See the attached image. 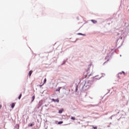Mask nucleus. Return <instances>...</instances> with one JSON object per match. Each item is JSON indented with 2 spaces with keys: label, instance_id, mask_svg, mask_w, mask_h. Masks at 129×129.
Wrapping results in <instances>:
<instances>
[{
  "label": "nucleus",
  "instance_id": "obj_8",
  "mask_svg": "<svg viewBox=\"0 0 129 129\" xmlns=\"http://www.w3.org/2000/svg\"><path fill=\"white\" fill-rule=\"evenodd\" d=\"M46 81H47V79H44V83H43V85H44V84H45V83H46Z\"/></svg>",
  "mask_w": 129,
  "mask_h": 129
},
{
  "label": "nucleus",
  "instance_id": "obj_10",
  "mask_svg": "<svg viewBox=\"0 0 129 129\" xmlns=\"http://www.w3.org/2000/svg\"><path fill=\"white\" fill-rule=\"evenodd\" d=\"M71 119H72L73 120H75L76 119L75 117H71Z\"/></svg>",
  "mask_w": 129,
  "mask_h": 129
},
{
  "label": "nucleus",
  "instance_id": "obj_17",
  "mask_svg": "<svg viewBox=\"0 0 129 129\" xmlns=\"http://www.w3.org/2000/svg\"><path fill=\"white\" fill-rule=\"evenodd\" d=\"M44 85H40L39 86H40V87H42Z\"/></svg>",
  "mask_w": 129,
  "mask_h": 129
},
{
  "label": "nucleus",
  "instance_id": "obj_15",
  "mask_svg": "<svg viewBox=\"0 0 129 129\" xmlns=\"http://www.w3.org/2000/svg\"><path fill=\"white\" fill-rule=\"evenodd\" d=\"M93 128H94V129H97V127L93 126Z\"/></svg>",
  "mask_w": 129,
  "mask_h": 129
},
{
  "label": "nucleus",
  "instance_id": "obj_3",
  "mask_svg": "<svg viewBox=\"0 0 129 129\" xmlns=\"http://www.w3.org/2000/svg\"><path fill=\"white\" fill-rule=\"evenodd\" d=\"M32 73H33V71H30L29 72L28 75H29V77H31V76L32 75Z\"/></svg>",
  "mask_w": 129,
  "mask_h": 129
},
{
  "label": "nucleus",
  "instance_id": "obj_20",
  "mask_svg": "<svg viewBox=\"0 0 129 129\" xmlns=\"http://www.w3.org/2000/svg\"><path fill=\"white\" fill-rule=\"evenodd\" d=\"M76 90H77V88H76Z\"/></svg>",
  "mask_w": 129,
  "mask_h": 129
},
{
  "label": "nucleus",
  "instance_id": "obj_18",
  "mask_svg": "<svg viewBox=\"0 0 129 129\" xmlns=\"http://www.w3.org/2000/svg\"><path fill=\"white\" fill-rule=\"evenodd\" d=\"M119 74H120V75H121L122 74V73H119Z\"/></svg>",
  "mask_w": 129,
  "mask_h": 129
},
{
  "label": "nucleus",
  "instance_id": "obj_12",
  "mask_svg": "<svg viewBox=\"0 0 129 129\" xmlns=\"http://www.w3.org/2000/svg\"><path fill=\"white\" fill-rule=\"evenodd\" d=\"M78 35H81L82 36H85V34H83L82 33H78Z\"/></svg>",
  "mask_w": 129,
  "mask_h": 129
},
{
  "label": "nucleus",
  "instance_id": "obj_5",
  "mask_svg": "<svg viewBox=\"0 0 129 129\" xmlns=\"http://www.w3.org/2000/svg\"><path fill=\"white\" fill-rule=\"evenodd\" d=\"M33 125H35V123L33 122L28 124V126H33Z\"/></svg>",
  "mask_w": 129,
  "mask_h": 129
},
{
  "label": "nucleus",
  "instance_id": "obj_1",
  "mask_svg": "<svg viewBox=\"0 0 129 129\" xmlns=\"http://www.w3.org/2000/svg\"><path fill=\"white\" fill-rule=\"evenodd\" d=\"M52 101H53L54 102H59V100L58 99H52Z\"/></svg>",
  "mask_w": 129,
  "mask_h": 129
},
{
  "label": "nucleus",
  "instance_id": "obj_4",
  "mask_svg": "<svg viewBox=\"0 0 129 129\" xmlns=\"http://www.w3.org/2000/svg\"><path fill=\"white\" fill-rule=\"evenodd\" d=\"M15 105H16V104L14 103H13L11 105V106L12 107V108H14V107H15Z\"/></svg>",
  "mask_w": 129,
  "mask_h": 129
},
{
  "label": "nucleus",
  "instance_id": "obj_16",
  "mask_svg": "<svg viewBox=\"0 0 129 129\" xmlns=\"http://www.w3.org/2000/svg\"><path fill=\"white\" fill-rule=\"evenodd\" d=\"M122 73H123V74L124 75H125V73H124V72L122 71Z\"/></svg>",
  "mask_w": 129,
  "mask_h": 129
},
{
  "label": "nucleus",
  "instance_id": "obj_2",
  "mask_svg": "<svg viewBox=\"0 0 129 129\" xmlns=\"http://www.w3.org/2000/svg\"><path fill=\"white\" fill-rule=\"evenodd\" d=\"M64 111V109L63 108L61 109L58 111L59 113H62Z\"/></svg>",
  "mask_w": 129,
  "mask_h": 129
},
{
  "label": "nucleus",
  "instance_id": "obj_7",
  "mask_svg": "<svg viewBox=\"0 0 129 129\" xmlns=\"http://www.w3.org/2000/svg\"><path fill=\"white\" fill-rule=\"evenodd\" d=\"M32 100L31 102H33V101H34V100H35V96H32Z\"/></svg>",
  "mask_w": 129,
  "mask_h": 129
},
{
  "label": "nucleus",
  "instance_id": "obj_6",
  "mask_svg": "<svg viewBox=\"0 0 129 129\" xmlns=\"http://www.w3.org/2000/svg\"><path fill=\"white\" fill-rule=\"evenodd\" d=\"M92 22L93 23V24H96V23H97V21L96 20H92Z\"/></svg>",
  "mask_w": 129,
  "mask_h": 129
},
{
  "label": "nucleus",
  "instance_id": "obj_19",
  "mask_svg": "<svg viewBox=\"0 0 129 129\" xmlns=\"http://www.w3.org/2000/svg\"><path fill=\"white\" fill-rule=\"evenodd\" d=\"M2 105H0V109H1V108H2Z\"/></svg>",
  "mask_w": 129,
  "mask_h": 129
},
{
  "label": "nucleus",
  "instance_id": "obj_14",
  "mask_svg": "<svg viewBox=\"0 0 129 129\" xmlns=\"http://www.w3.org/2000/svg\"><path fill=\"white\" fill-rule=\"evenodd\" d=\"M90 75H91V74L88 75V74H87L86 76V77H87V76H90Z\"/></svg>",
  "mask_w": 129,
  "mask_h": 129
},
{
  "label": "nucleus",
  "instance_id": "obj_13",
  "mask_svg": "<svg viewBox=\"0 0 129 129\" xmlns=\"http://www.w3.org/2000/svg\"><path fill=\"white\" fill-rule=\"evenodd\" d=\"M61 87H58V88L57 89V90H56V91H60V89H61Z\"/></svg>",
  "mask_w": 129,
  "mask_h": 129
},
{
  "label": "nucleus",
  "instance_id": "obj_11",
  "mask_svg": "<svg viewBox=\"0 0 129 129\" xmlns=\"http://www.w3.org/2000/svg\"><path fill=\"white\" fill-rule=\"evenodd\" d=\"M21 97H22V94H20L19 96L18 97V99H21Z\"/></svg>",
  "mask_w": 129,
  "mask_h": 129
},
{
  "label": "nucleus",
  "instance_id": "obj_9",
  "mask_svg": "<svg viewBox=\"0 0 129 129\" xmlns=\"http://www.w3.org/2000/svg\"><path fill=\"white\" fill-rule=\"evenodd\" d=\"M62 123H63V121H59L58 122V124H62Z\"/></svg>",
  "mask_w": 129,
  "mask_h": 129
}]
</instances>
